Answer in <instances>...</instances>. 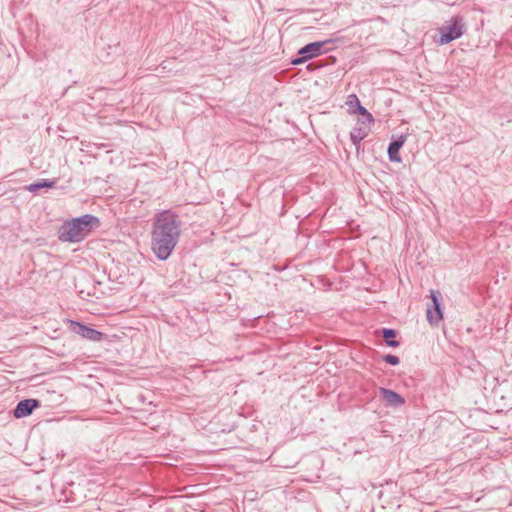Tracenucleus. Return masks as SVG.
Listing matches in <instances>:
<instances>
[{"label":"nucleus","mask_w":512,"mask_h":512,"mask_svg":"<svg viewBox=\"0 0 512 512\" xmlns=\"http://www.w3.org/2000/svg\"><path fill=\"white\" fill-rule=\"evenodd\" d=\"M40 406V402L37 399H24L18 402L16 405L13 415L15 418H24L32 414V412Z\"/></svg>","instance_id":"6e6552de"},{"label":"nucleus","mask_w":512,"mask_h":512,"mask_svg":"<svg viewBox=\"0 0 512 512\" xmlns=\"http://www.w3.org/2000/svg\"><path fill=\"white\" fill-rule=\"evenodd\" d=\"M466 31L464 18L460 15L453 16L439 28L440 44H448L460 38Z\"/></svg>","instance_id":"7ed1b4c3"},{"label":"nucleus","mask_w":512,"mask_h":512,"mask_svg":"<svg viewBox=\"0 0 512 512\" xmlns=\"http://www.w3.org/2000/svg\"><path fill=\"white\" fill-rule=\"evenodd\" d=\"M330 42L331 40L308 43L298 50V57L294 58L291 63L293 65H299L320 55L324 45Z\"/></svg>","instance_id":"20e7f679"},{"label":"nucleus","mask_w":512,"mask_h":512,"mask_svg":"<svg viewBox=\"0 0 512 512\" xmlns=\"http://www.w3.org/2000/svg\"><path fill=\"white\" fill-rule=\"evenodd\" d=\"M370 125L371 124H362V121H359L358 126L352 129L350 139L355 146H358L360 142L368 136Z\"/></svg>","instance_id":"9b49d317"},{"label":"nucleus","mask_w":512,"mask_h":512,"mask_svg":"<svg viewBox=\"0 0 512 512\" xmlns=\"http://www.w3.org/2000/svg\"><path fill=\"white\" fill-rule=\"evenodd\" d=\"M54 185H55V181L54 180L43 179L40 182H36V183L30 184L27 187V189L30 192H37L41 188H52V187H54Z\"/></svg>","instance_id":"ddd939ff"},{"label":"nucleus","mask_w":512,"mask_h":512,"mask_svg":"<svg viewBox=\"0 0 512 512\" xmlns=\"http://www.w3.org/2000/svg\"><path fill=\"white\" fill-rule=\"evenodd\" d=\"M382 360L393 366L398 365L400 362L399 357L392 354L382 356Z\"/></svg>","instance_id":"4468645a"},{"label":"nucleus","mask_w":512,"mask_h":512,"mask_svg":"<svg viewBox=\"0 0 512 512\" xmlns=\"http://www.w3.org/2000/svg\"><path fill=\"white\" fill-rule=\"evenodd\" d=\"M397 336V332L394 329L384 328L382 330V337L384 338L386 345L389 347H398L400 345L399 341L395 340Z\"/></svg>","instance_id":"f8f14e48"},{"label":"nucleus","mask_w":512,"mask_h":512,"mask_svg":"<svg viewBox=\"0 0 512 512\" xmlns=\"http://www.w3.org/2000/svg\"><path fill=\"white\" fill-rule=\"evenodd\" d=\"M99 226V219L91 214H86L67 221L58 229V239L62 242H80Z\"/></svg>","instance_id":"f03ea898"},{"label":"nucleus","mask_w":512,"mask_h":512,"mask_svg":"<svg viewBox=\"0 0 512 512\" xmlns=\"http://www.w3.org/2000/svg\"><path fill=\"white\" fill-rule=\"evenodd\" d=\"M181 222L174 212L164 210L155 217L151 233V249L159 260H167L180 237Z\"/></svg>","instance_id":"f257e3e1"},{"label":"nucleus","mask_w":512,"mask_h":512,"mask_svg":"<svg viewBox=\"0 0 512 512\" xmlns=\"http://www.w3.org/2000/svg\"><path fill=\"white\" fill-rule=\"evenodd\" d=\"M432 306L427 308L426 318L431 325H437L443 318L441 307V294L438 291L430 290Z\"/></svg>","instance_id":"423d86ee"},{"label":"nucleus","mask_w":512,"mask_h":512,"mask_svg":"<svg viewBox=\"0 0 512 512\" xmlns=\"http://www.w3.org/2000/svg\"><path fill=\"white\" fill-rule=\"evenodd\" d=\"M380 395L385 401L386 405L391 407H400L405 403V399L397 392L388 388L381 387L379 389Z\"/></svg>","instance_id":"1a4fd4ad"},{"label":"nucleus","mask_w":512,"mask_h":512,"mask_svg":"<svg viewBox=\"0 0 512 512\" xmlns=\"http://www.w3.org/2000/svg\"><path fill=\"white\" fill-rule=\"evenodd\" d=\"M346 104L349 106V110L351 113H358L362 116L359 121H362V124H371L374 119L372 114L361 105L358 97L355 94H351L347 98Z\"/></svg>","instance_id":"0eeeda50"},{"label":"nucleus","mask_w":512,"mask_h":512,"mask_svg":"<svg viewBox=\"0 0 512 512\" xmlns=\"http://www.w3.org/2000/svg\"><path fill=\"white\" fill-rule=\"evenodd\" d=\"M406 140V135H400L397 139L390 142L388 146V157L390 161L397 163L402 161L399 150L402 148Z\"/></svg>","instance_id":"9d476101"},{"label":"nucleus","mask_w":512,"mask_h":512,"mask_svg":"<svg viewBox=\"0 0 512 512\" xmlns=\"http://www.w3.org/2000/svg\"><path fill=\"white\" fill-rule=\"evenodd\" d=\"M70 329L82 338L93 342H100L105 338L104 333L77 321H70Z\"/></svg>","instance_id":"39448f33"}]
</instances>
